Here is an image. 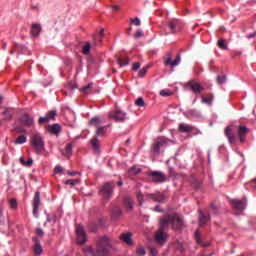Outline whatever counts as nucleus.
Segmentation results:
<instances>
[{"label": "nucleus", "instance_id": "obj_27", "mask_svg": "<svg viewBox=\"0 0 256 256\" xmlns=\"http://www.w3.org/2000/svg\"><path fill=\"white\" fill-rule=\"evenodd\" d=\"M195 239L196 243H198V245H201V247H209L210 245L209 242H203V240L201 239V234H199V231L195 232Z\"/></svg>", "mask_w": 256, "mask_h": 256}, {"label": "nucleus", "instance_id": "obj_63", "mask_svg": "<svg viewBox=\"0 0 256 256\" xmlns=\"http://www.w3.org/2000/svg\"><path fill=\"white\" fill-rule=\"evenodd\" d=\"M113 11H119V5L112 6Z\"/></svg>", "mask_w": 256, "mask_h": 256}, {"label": "nucleus", "instance_id": "obj_34", "mask_svg": "<svg viewBox=\"0 0 256 256\" xmlns=\"http://www.w3.org/2000/svg\"><path fill=\"white\" fill-rule=\"evenodd\" d=\"M216 82H217V84L218 85H223L224 83H226L227 82V75H218L217 77H216Z\"/></svg>", "mask_w": 256, "mask_h": 256}, {"label": "nucleus", "instance_id": "obj_47", "mask_svg": "<svg viewBox=\"0 0 256 256\" xmlns=\"http://www.w3.org/2000/svg\"><path fill=\"white\" fill-rule=\"evenodd\" d=\"M149 69V66H145L143 67L140 71H139V77H145V75H147V71Z\"/></svg>", "mask_w": 256, "mask_h": 256}, {"label": "nucleus", "instance_id": "obj_64", "mask_svg": "<svg viewBox=\"0 0 256 256\" xmlns=\"http://www.w3.org/2000/svg\"><path fill=\"white\" fill-rule=\"evenodd\" d=\"M117 185H118V187H123V181H121V180L118 181V182H117Z\"/></svg>", "mask_w": 256, "mask_h": 256}, {"label": "nucleus", "instance_id": "obj_9", "mask_svg": "<svg viewBox=\"0 0 256 256\" xmlns=\"http://www.w3.org/2000/svg\"><path fill=\"white\" fill-rule=\"evenodd\" d=\"M108 117L113 119V121L123 123L127 119V113L121 110H115L109 113Z\"/></svg>", "mask_w": 256, "mask_h": 256}, {"label": "nucleus", "instance_id": "obj_16", "mask_svg": "<svg viewBox=\"0 0 256 256\" xmlns=\"http://www.w3.org/2000/svg\"><path fill=\"white\" fill-rule=\"evenodd\" d=\"M32 241L34 242V248L33 251L35 255L39 256L43 253V246H41V242L39 241V238L33 237Z\"/></svg>", "mask_w": 256, "mask_h": 256}, {"label": "nucleus", "instance_id": "obj_25", "mask_svg": "<svg viewBox=\"0 0 256 256\" xmlns=\"http://www.w3.org/2000/svg\"><path fill=\"white\" fill-rule=\"evenodd\" d=\"M180 133H191L193 131V126L181 123L178 127Z\"/></svg>", "mask_w": 256, "mask_h": 256}, {"label": "nucleus", "instance_id": "obj_6", "mask_svg": "<svg viewBox=\"0 0 256 256\" xmlns=\"http://www.w3.org/2000/svg\"><path fill=\"white\" fill-rule=\"evenodd\" d=\"M148 175L151 177L153 183H165L167 181V176L161 171H151Z\"/></svg>", "mask_w": 256, "mask_h": 256}, {"label": "nucleus", "instance_id": "obj_18", "mask_svg": "<svg viewBox=\"0 0 256 256\" xmlns=\"http://www.w3.org/2000/svg\"><path fill=\"white\" fill-rule=\"evenodd\" d=\"M249 133V128L245 126H239L238 127V137L240 140V143L245 142V136Z\"/></svg>", "mask_w": 256, "mask_h": 256}, {"label": "nucleus", "instance_id": "obj_30", "mask_svg": "<svg viewBox=\"0 0 256 256\" xmlns=\"http://www.w3.org/2000/svg\"><path fill=\"white\" fill-rule=\"evenodd\" d=\"M112 217L113 219H119V217H121V215H123V212L121 211V208L120 207H113L112 208Z\"/></svg>", "mask_w": 256, "mask_h": 256}, {"label": "nucleus", "instance_id": "obj_50", "mask_svg": "<svg viewBox=\"0 0 256 256\" xmlns=\"http://www.w3.org/2000/svg\"><path fill=\"white\" fill-rule=\"evenodd\" d=\"M77 183H79V179H70V180H66L65 184L66 185H77Z\"/></svg>", "mask_w": 256, "mask_h": 256}, {"label": "nucleus", "instance_id": "obj_58", "mask_svg": "<svg viewBox=\"0 0 256 256\" xmlns=\"http://www.w3.org/2000/svg\"><path fill=\"white\" fill-rule=\"evenodd\" d=\"M31 165H33V159H28V161L26 162V167H31Z\"/></svg>", "mask_w": 256, "mask_h": 256}, {"label": "nucleus", "instance_id": "obj_3", "mask_svg": "<svg viewBox=\"0 0 256 256\" xmlns=\"http://www.w3.org/2000/svg\"><path fill=\"white\" fill-rule=\"evenodd\" d=\"M107 127L108 126H98V128H96L95 136L90 141L95 153H99L101 149V145L99 144V138L97 137H104L105 133H107Z\"/></svg>", "mask_w": 256, "mask_h": 256}, {"label": "nucleus", "instance_id": "obj_56", "mask_svg": "<svg viewBox=\"0 0 256 256\" xmlns=\"http://www.w3.org/2000/svg\"><path fill=\"white\" fill-rule=\"evenodd\" d=\"M54 173H63V168L61 166H56L54 168Z\"/></svg>", "mask_w": 256, "mask_h": 256}, {"label": "nucleus", "instance_id": "obj_53", "mask_svg": "<svg viewBox=\"0 0 256 256\" xmlns=\"http://www.w3.org/2000/svg\"><path fill=\"white\" fill-rule=\"evenodd\" d=\"M36 235H38V237H43V235H45V232H43V229L37 228Z\"/></svg>", "mask_w": 256, "mask_h": 256}, {"label": "nucleus", "instance_id": "obj_31", "mask_svg": "<svg viewBox=\"0 0 256 256\" xmlns=\"http://www.w3.org/2000/svg\"><path fill=\"white\" fill-rule=\"evenodd\" d=\"M116 62L118 63V65H120V67H125L129 65V57H126L124 59L121 57H117Z\"/></svg>", "mask_w": 256, "mask_h": 256}, {"label": "nucleus", "instance_id": "obj_40", "mask_svg": "<svg viewBox=\"0 0 256 256\" xmlns=\"http://www.w3.org/2000/svg\"><path fill=\"white\" fill-rule=\"evenodd\" d=\"M8 203H9V207L12 208V209H17V199L15 198H11L8 200Z\"/></svg>", "mask_w": 256, "mask_h": 256}, {"label": "nucleus", "instance_id": "obj_33", "mask_svg": "<svg viewBox=\"0 0 256 256\" xmlns=\"http://www.w3.org/2000/svg\"><path fill=\"white\" fill-rule=\"evenodd\" d=\"M213 99V94H209L208 97L202 96V103H205L206 105H211V103H213Z\"/></svg>", "mask_w": 256, "mask_h": 256}, {"label": "nucleus", "instance_id": "obj_43", "mask_svg": "<svg viewBox=\"0 0 256 256\" xmlns=\"http://www.w3.org/2000/svg\"><path fill=\"white\" fill-rule=\"evenodd\" d=\"M136 197H137L139 205H143L145 203V200H144L145 196L143 195V193L138 192Z\"/></svg>", "mask_w": 256, "mask_h": 256}, {"label": "nucleus", "instance_id": "obj_26", "mask_svg": "<svg viewBox=\"0 0 256 256\" xmlns=\"http://www.w3.org/2000/svg\"><path fill=\"white\" fill-rule=\"evenodd\" d=\"M123 205L124 207H126V209H129V211H133V198H131L130 196H126L124 198Z\"/></svg>", "mask_w": 256, "mask_h": 256}, {"label": "nucleus", "instance_id": "obj_52", "mask_svg": "<svg viewBox=\"0 0 256 256\" xmlns=\"http://www.w3.org/2000/svg\"><path fill=\"white\" fill-rule=\"evenodd\" d=\"M160 95H161L162 97H170L171 93H170L169 90L165 89V90H161V91H160Z\"/></svg>", "mask_w": 256, "mask_h": 256}, {"label": "nucleus", "instance_id": "obj_23", "mask_svg": "<svg viewBox=\"0 0 256 256\" xmlns=\"http://www.w3.org/2000/svg\"><path fill=\"white\" fill-rule=\"evenodd\" d=\"M41 34V24L33 23L31 26L32 37H39Z\"/></svg>", "mask_w": 256, "mask_h": 256}, {"label": "nucleus", "instance_id": "obj_62", "mask_svg": "<svg viewBox=\"0 0 256 256\" xmlns=\"http://www.w3.org/2000/svg\"><path fill=\"white\" fill-rule=\"evenodd\" d=\"M68 175H70L71 177H75V175H77V172L68 171Z\"/></svg>", "mask_w": 256, "mask_h": 256}, {"label": "nucleus", "instance_id": "obj_61", "mask_svg": "<svg viewBox=\"0 0 256 256\" xmlns=\"http://www.w3.org/2000/svg\"><path fill=\"white\" fill-rule=\"evenodd\" d=\"M3 223V209H0V225Z\"/></svg>", "mask_w": 256, "mask_h": 256}, {"label": "nucleus", "instance_id": "obj_57", "mask_svg": "<svg viewBox=\"0 0 256 256\" xmlns=\"http://www.w3.org/2000/svg\"><path fill=\"white\" fill-rule=\"evenodd\" d=\"M154 211H156V213H163V210L161 209V206L157 205L155 208H154Z\"/></svg>", "mask_w": 256, "mask_h": 256}, {"label": "nucleus", "instance_id": "obj_39", "mask_svg": "<svg viewBox=\"0 0 256 256\" xmlns=\"http://www.w3.org/2000/svg\"><path fill=\"white\" fill-rule=\"evenodd\" d=\"M46 117L48 118V121H53L55 117H57V111L51 110L47 113Z\"/></svg>", "mask_w": 256, "mask_h": 256}, {"label": "nucleus", "instance_id": "obj_24", "mask_svg": "<svg viewBox=\"0 0 256 256\" xmlns=\"http://www.w3.org/2000/svg\"><path fill=\"white\" fill-rule=\"evenodd\" d=\"M48 131L52 135H59L61 133V125H59V124L49 125Z\"/></svg>", "mask_w": 256, "mask_h": 256}, {"label": "nucleus", "instance_id": "obj_41", "mask_svg": "<svg viewBox=\"0 0 256 256\" xmlns=\"http://www.w3.org/2000/svg\"><path fill=\"white\" fill-rule=\"evenodd\" d=\"M135 105L137 107H145V100L143 99V97L137 98L135 101Z\"/></svg>", "mask_w": 256, "mask_h": 256}, {"label": "nucleus", "instance_id": "obj_48", "mask_svg": "<svg viewBox=\"0 0 256 256\" xmlns=\"http://www.w3.org/2000/svg\"><path fill=\"white\" fill-rule=\"evenodd\" d=\"M97 229H98V226L94 222L89 224V231H91V233L97 232Z\"/></svg>", "mask_w": 256, "mask_h": 256}, {"label": "nucleus", "instance_id": "obj_35", "mask_svg": "<svg viewBox=\"0 0 256 256\" xmlns=\"http://www.w3.org/2000/svg\"><path fill=\"white\" fill-rule=\"evenodd\" d=\"M72 153H73V144H67V145H66V148H65V153H64V155H65L66 157H71Z\"/></svg>", "mask_w": 256, "mask_h": 256}, {"label": "nucleus", "instance_id": "obj_19", "mask_svg": "<svg viewBox=\"0 0 256 256\" xmlns=\"http://www.w3.org/2000/svg\"><path fill=\"white\" fill-rule=\"evenodd\" d=\"M20 121L25 125V127H31V125L34 123L33 117H31L29 114H23Z\"/></svg>", "mask_w": 256, "mask_h": 256}, {"label": "nucleus", "instance_id": "obj_46", "mask_svg": "<svg viewBox=\"0 0 256 256\" xmlns=\"http://www.w3.org/2000/svg\"><path fill=\"white\" fill-rule=\"evenodd\" d=\"M136 253H137V255L145 256V254H146L145 248L143 246H138L136 249Z\"/></svg>", "mask_w": 256, "mask_h": 256}, {"label": "nucleus", "instance_id": "obj_15", "mask_svg": "<svg viewBox=\"0 0 256 256\" xmlns=\"http://www.w3.org/2000/svg\"><path fill=\"white\" fill-rule=\"evenodd\" d=\"M146 197H149V199H152V201H156L157 203H165L167 201V196L161 192L146 194Z\"/></svg>", "mask_w": 256, "mask_h": 256}, {"label": "nucleus", "instance_id": "obj_59", "mask_svg": "<svg viewBox=\"0 0 256 256\" xmlns=\"http://www.w3.org/2000/svg\"><path fill=\"white\" fill-rule=\"evenodd\" d=\"M169 177H175V172L173 171V168H169Z\"/></svg>", "mask_w": 256, "mask_h": 256}, {"label": "nucleus", "instance_id": "obj_44", "mask_svg": "<svg viewBox=\"0 0 256 256\" xmlns=\"http://www.w3.org/2000/svg\"><path fill=\"white\" fill-rule=\"evenodd\" d=\"M218 211H219V208L212 203L209 208V213H213L214 215H217Z\"/></svg>", "mask_w": 256, "mask_h": 256}, {"label": "nucleus", "instance_id": "obj_54", "mask_svg": "<svg viewBox=\"0 0 256 256\" xmlns=\"http://www.w3.org/2000/svg\"><path fill=\"white\" fill-rule=\"evenodd\" d=\"M134 37H135V39H139V38L143 37V32L141 30H137Z\"/></svg>", "mask_w": 256, "mask_h": 256}, {"label": "nucleus", "instance_id": "obj_28", "mask_svg": "<svg viewBox=\"0 0 256 256\" xmlns=\"http://www.w3.org/2000/svg\"><path fill=\"white\" fill-rule=\"evenodd\" d=\"M209 215H205V213L201 212L199 213V223L200 226L203 227V225H207V222L209 221Z\"/></svg>", "mask_w": 256, "mask_h": 256}, {"label": "nucleus", "instance_id": "obj_5", "mask_svg": "<svg viewBox=\"0 0 256 256\" xmlns=\"http://www.w3.org/2000/svg\"><path fill=\"white\" fill-rule=\"evenodd\" d=\"M169 239V234H167V232L165 230H157L155 232V236H154V241L158 244L163 246L164 244L167 243Z\"/></svg>", "mask_w": 256, "mask_h": 256}, {"label": "nucleus", "instance_id": "obj_7", "mask_svg": "<svg viewBox=\"0 0 256 256\" xmlns=\"http://www.w3.org/2000/svg\"><path fill=\"white\" fill-rule=\"evenodd\" d=\"M76 237L78 245H85V243H87V234L85 233V229H83L82 225H78L76 227Z\"/></svg>", "mask_w": 256, "mask_h": 256}, {"label": "nucleus", "instance_id": "obj_8", "mask_svg": "<svg viewBox=\"0 0 256 256\" xmlns=\"http://www.w3.org/2000/svg\"><path fill=\"white\" fill-rule=\"evenodd\" d=\"M186 87H188L189 90L196 95H199L205 91V88L195 80H190L189 82H187Z\"/></svg>", "mask_w": 256, "mask_h": 256}, {"label": "nucleus", "instance_id": "obj_10", "mask_svg": "<svg viewBox=\"0 0 256 256\" xmlns=\"http://www.w3.org/2000/svg\"><path fill=\"white\" fill-rule=\"evenodd\" d=\"M166 146H167V139H165L164 137H160L152 145V151L155 155H159V153H161L162 147H166Z\"/></svg>", "mask_w": 256, "mask_h": 256}, {"label": "nucleus", "instance_id": "obj_22", "mask_svg": "<svg viewBox=\"0 0 256 256\" xmlns=\"http://www.w3.org/2000/svg\"><path fill=\"white\" fill-rule=\"evenodd\" d=\"M232 132L231 126H227L224 130V135L227 137L229 143H235V135Z\"/></svg>", "mask_w": 256, "mask_h": 256}, {"label": "nucleus", "instance_id": "obj_38", "mask_svg": "<svg viewBox=\"0 0 256 256\" xmlns=\"http://www.w3.org/2000/svg\"><path fill=\"white\" fill-rule=\"evenodd\" d=\"M56 222H57V217L55 216V214L47 215V223H51L52 225H55Z\"/></svg>", "mask_w": 256, "mask_h": 256}, {"label": "nucleus", "instance_id": "obj_49", "mask_svg": "<svg viewBox=\"0 0 256 256\" xmlns=\"http://www.w3.org/2000/svg\"><path fill=\"white\" fill-rule=\"evenodd\" d=\"M38 123H39V125H45V123H49V118H47V116H45V117H40V118L38 119Z\"/></svg>", "mask_w": 256, "mask_h": 256}, {"label": "nucleus", "instance_id": "obj_60", "mask_svg": "<svg viewBox=\"0 0 256 256\" xmlns=\"http://www.w3.org/2000/svg\"><path fill=\"white\" fill-rule=\"evenodd\" d=\"M20 163L22 165H24V167H26V165H27V162H25V158H23V157L20 158Z\"/></svg>", "mask_w": 256, "mask_h": 256}, {"label": "nucleus", "instance_id": "obj_11", "mask_svg": "<svg viewBox=\"0 0 256 256\" xmlns=\"http://www.w3.org/2000/svg\"><path fill=\"white\" fill-rule=\"evenodd\" d=\"M181 63V54H177L176 58L173 60L171 58V53H168L164 57V65L167 67L168 65H171L172 67H177Z\"/></svg>", "mask_w": 256, "mask_h": 256}, {"label": "nucleus", "instance_id": "obj_37", "mask_svg": "<svg viewBox=\"0 0 256 256\" xmlns=\"http://www.w3.org/2000/svg\"><path fill=\"white\" fill-rule=\"evenodd\" d=\"M90 51H91V43L86 42V44L82 48V53L84 55H89Z\"/></svg>", "mask_w": 256, "mask_h": 256}, {"label": "nucleus", "instance_id": "obj_20", "mask_svg": "<svg viewBox=\"0 0 256 256\" xmlns=\"http://www.w3.org/2000/svg\"><path fill=\"white\" fill-rule=\"evenodd\" d=\"M168 27L170 28L171 33H177V31H179V20L177 19L169 20Z\"/></svg>", "mask_w": 256, "mask_h": 256}, {"label": "nucleus", "instance_id": "obj_42", "mask_svg": "<svg viewBox=\"0 0 256 256\" xmlns=\"http://www.w3.org/2000/svg\"><path fill=\"white\" fill-rule=\"evenodd\" d=\"M218 47H219V49H222L224 51L227 50V44L225 43L224 39L218 40Z\"/></svg>", "mask_w": 256, "mask_h": 256}, {"label": "nucleus", "instance_id": "obj_55", "mask_svg": "<svg viewBox=\"0 0 256 256\" xmlns=\"http://www.w3.org/2000/svg\"><path fill=\"white\" fill-rule=\"evenodd\" d=\"M139 67H141V64L139 62H136V63L133 64L132 69L134 71H139Z\"/></svg>", "mask_w": 256, "mask_h": 256}, {"label": "nucleus", "instance_id": "obj_13", "mask_svg": "<svg viewBox=\"0 0 256 256\" xmlns=\"http://www.w3.org/2000/svg\"><path fill=\"white\" fill-rule=\"evenodd\" d=\"M39 205H41V193L37 191L33 198V215L39 217Z\"/></svg>", "mask_w": 256, "mask_h": 256}, {"label": "nucleus", "instance_id": "obj_29", "mask_svg": "<svg viewBox=\"0 0 256 256\" xmlns=\"http://www.w3.org/2000/svg\"><path fill=\"white\" fill-rule=\"evenodd\" d=\"M101 123V117L95 116L94 118L90 119L88 124L91 125L92 127L99 128V124Z\"/></svg>", "mask_w": 256, "mask_h": 256}, {"label": "nucleus", "instance_id": "obj_2", "mask_svg": "<svg viewBox=\"0 0 256 256\" xmlns=\"http://www.w3.org/2000/svg\"><path fill=\"white\" fill-rule=\"evenodd\" d=\"M30 143L33 149H35L37 155H42V153H45V140H43V136H41V134H32L30 137Z\"/></svg>", "mask_w": 256, "mask_h": 256}, {"label": "nucleus", "instance_id": "obj_12", "mask_svg": "<svg viewBox=\"0 0 256 256\" xmlns=\"http://www.w3.org/2000/svg\"><path fill=\"white\" fill-rule=\"evenodd\" d=\"M173 218L172 215H165L160 219L159 222V230L160 231H167L169 228L170 223L172 224Z\"/></svg>", "mask_w": 256, "mask_h": 256}, {"label": "nucleus", "instance_id": "obj_21", "mask_svg": "<svg viewBox=\"0 0 256 256\" xmlns=\"http://www.w3.org/2000/svg\"><path fill=\"white\" fill-rule=\"evenodd\" d=\"M131 237H132V234L130 232L122 233L120 235L121 241L126 243V245H133V239Z\"/></svg>", "mask_w": 256, "mask_h": 256}, {"label": "nucleus", "instance_id": "obj_45", "mask_svg": "<svg viewBox=\"0 0 256 256\" xmlns=\"http://www.w3.org/2000/svg\"><path fill=\"white\" fill-rule=\"evenodd\" d=\"M130 22L136 27H141V20L139 18H130Z\"/></svg>", "mask_w": 256, "mask_h": 256}, {"label": "nucleus", "instance_id": "obj_32", "mask_svg": "<svg viewBox=\"0 0 256 256\" xmlns=\"http://www.w3.org/2000/svg\"><path fill=\"white\" fill-rule=\"evenodd\" d=\"M84 95H89V93H91V91H93V83H90L84 87L81 88V90Z\"/></svg>", "mask_w": 256, "mask_h": 256}, {"label": "nucleus", "instance_id": "obj_17", "mask_svg": "<svg viewBox=\"0 0 256 256\" xmlns=\"http://www.w3.org/2000/svg\"><path fill=\"white\" fill-rule=\"evenodd\" d=\"M172 229L179 230L183 227V220L177 217V214L172 215Z\"/></svg>", "mask_w": 256, "mask_h": 256}, {"label": "nucleus", "instance_id": "obj_4", "mask_svg": "<svg viewBox=\"0 0 256 256\" xmlns=\"http://www.w3.org/2000/svg\"><path fill=\"white\" fill-rule=\"evenodd\" d=\"M115 189V184L113 182H107L100 188V195L104 201H109L113 197V190Z\"/></svg>", "mask_w": 256, "mask_h": 256}, {"label": "nucleus", "instance_id": "obj_14", "mask_svg": "<svg viewBox=\"0 0 256 256\" xmlns=\"http://www.w3.org/2000/svg\"><path fill=\"white\" fill-rule=\"evenodd\" d=\"M232 207L235 209V211H245L247 208V200L242 199V200H237L234 199L232 200Z\"/></svg>", "mask_w": 256, "mask_h": 256}, {"label": "nucleus", "instance_id": "obj_36", "mask_svg": "<svg viewBox=\"0 0 256 256\" xmlns=\"http://www.w3.org/2000/svg\"><path fill=\"white\" fill-rule=\"evenodd\" d=\"M24 143H27V137L25 135L19 136L15 141L16 145H23Z\"/></svg>", "mask_w": 256, "mask_h": 256}, {"label": "nucleus", "instance_id": "obj_51", "mask_svg": "<svg viewBox=\"0 0 256 256\" xmlns=\"http://www.w3.org/2000/svg\"><path fill=\"white\" fill-rule=\"evenodd\" d=\"M148 249L150 251V255H152V256H157L158 255L157 248L149 246Z\"/></svg>", "mask_w": 256, "mask_h": 256}, {"label": "nucleus", "instance_id": "obj_1", "mask_svg": "<svg viewBox=\"0 0 256 256\" xmlns=\"http://www.w3.org/2000/svg\"><path fill=\"white\" fill-rule=\"evenodd\" d=\"M113 248L111 245V239L104 236L97 241L96 250L89 246L86 248V252L92 256H111L110 250Z\"/></svg>", "mask_w": 256, "mask_h": 256}]
</instances>
